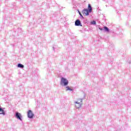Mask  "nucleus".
I'll list each match as a JSON object with an SVG mask.
<instances>
[{"label":"nucleus","mask_w":131,"mask_h":131,"mask_svg":"<svg viewBox=\"0 0 131 131\" xmlns=\"http://www.w3.org/2000/svg\"><path fill=\"white\" fill-rule=\"evenodd\" d=\"M100 30H103V29L99 28Z\"/></svg>","instance_id":"obj_15"},{"label":"nucleus","mask_w":131,"mask_h":131,"mask_svg":"<svg viewBox=\"0 0 131 131\" xmlns=\"http://www.w3.org/2000/svg\"><path fill=\"white\" fill-rule=\"evenodd\" d=\"M104 30H105V31H107V32H109V29H108L107 27H104Z\"/></svg>","instance_id":"obj_11"},{"label":"nucleus","mask_w":131,"mask_h":131,"mask_svg":"<svg viewBox=\"0 0 131 131\" xmlns=\"http://www.w3.org/2000/svg\"><path fill=\"white\" fill-rule=\"evenodd\" d=\"M75 103H77L79 104H82V99H77V101Z\"/></svg>","instance_id":"obj_7"},{"label":"nucleus","mask_w":131,"mask_h":131,"mask_svg":"<svg viewBox=\"0 0 131 131\" xmlns=\"http://www.w3.org/2000/svg\"><path fill=\"white\" fill-rule=\"evenodd\" d=\"M18 67L19 68H24V66L22 64L19 63L18 64Z\"/></svg>","instance_id":"obj_10"},{"label":"nucleus","mask_w":131,"mask_h":131,"mask_svg":"<svg viewBox=\"0 0 131 131\" xmlns=\"http://www.w3.org/2000/svg\"><path fill=\"white\" fill-rule=\"evenodd\" d=\"M66 89H66L67 91H72V89L69 88V86H67Z\"/></svg>","instance_id":"obj_12"},{"label":"nucleus","mask_w":131,"mask_h":131,"mask_svg":"<svg viewBox=\"0 0 131 131\" xmlns=\"http://www.w3.org/2000/svg\"><path fill=\"white\" fill-rule=\"evenodd\" d=\"M90 11L88 9H84V10H82V13L84 16H89L90 15Z\"/></svg>","instance_id":"obj_2"},{"label":"nucleus","mask_w":131,"mask_h":131,"mask_svg":"<svg viewBox=\"0 0 131 131\" xmlns=\"http://www.w3.org/2000/svg\"><path fill=\"white\" fill-rule=\"evenodd\" d=\"M75 25L76 26H79V25H80V20H79V19L76 20L75 23Z\"/></svg>","instance_id":"obj_6"},{"label":"nucleus","mask_w":131,"mask_h":131,"mask_svg":"<svg viewBox=\"0 0 131 131\" xmlns=\"http://www.w3.org/2000/svg\"><path fill=\"white\" fill-rule=\"evenodd\" d=\"M79 14L80 16H81V17H82V15L81 14V13L80 12H79Z\"/></svg>","instance_id":"obj_14"},{"label":"nucleus","mask_w":131,"mask_h":131,"mask_svg":"<svg viewBox=\"0 0 131 131\" xmlns=\"http://www.w3.org/2000/svg\"><path fill=\"white\" fill-rule=\"evenodd\" d=\"M88 9L90 13H91L92 12V6H91V4L88 5Z\"/></svg>","instance_id":"obj_9"},{"label":"nucleus","mask_w":131,"mask_h":131,"mask_svg":"<svg viewBox=\"0 0 131 131\" xmlns=\"http://www.w3.org/2000/svg\"><path fill=\"white\" fill-rule=\"evenodd\" d=\"M61 83H63L64 86H66L68 84V80H67L66 78L64 77L61 78Z\"/></svg>","instance_id":"obj_1"},{"label":"nucleus","mask_w":131,"mask_h":131,"mask_svg":"<svg viewBox=\"0 0 131 131\" xmlns=\"http://www.w3.org/2000/svg\"><path fill=\"white\" fill-rule=\"evenodd\" d=\"M0 112H1V114H3V115H5V111H4L3 108H1V106H0Z\"/></svg>","instance_id":"obj_8"},{"label":"nucleus","mask_w":131,"mask_h":131,"mask_svg":"<svg viewBox=\"0 0 131 131\" xmlns=\"http://www.w3.org/2000/svg\"><path fill=\"white\" fill-rule=\"evenodd\" d=\"M33 116H34V115L32 113V111H31V110H29L28 112V117L29 118H33Z\"/></svg>","instance_id":"obj_3"},{"label":"nucleus","mask_w":131,"mask_h":131,"mask_svg":"<svg viewBox=\"0 0 131 131\" xmlns=\"http://www.w3.org/2000/svg\"><path fill=\"white\" fill-rule=\"evenodd\" d=\"M91 24H93V25H96V21L94 20L91 22Z\"/></svg>","instance_id":"obj_13"},{"label":"nucleus","mask_w":131,"mask_h":131,"mask_svg":"<svg viewBox=\"0 0 131 131\" xmlns=\"http://www.w3.org/2000/svg\"><path fill=\"white\" fill-rule=\"evenodd\" d=\"M81 105H82V103H77L75 102V106L77 109H78L81 107Z\"/></svg>","instance_id":"obj_5"},{"label":"nucleus","mask_w":131,"mask_h":131,"mask_svg":"<svg viewBox=\"0 0 131 131\" xmlns=\"http://www.w3.org/2000/svg\"><path fill=\"white\" fill-rule=\"evenodd\" d=\"M15 117L17 119H19V120H22V119H21V114L16 112L15 113Z\"/></svg>","instance_id":"obj_4"}]
</instances>
